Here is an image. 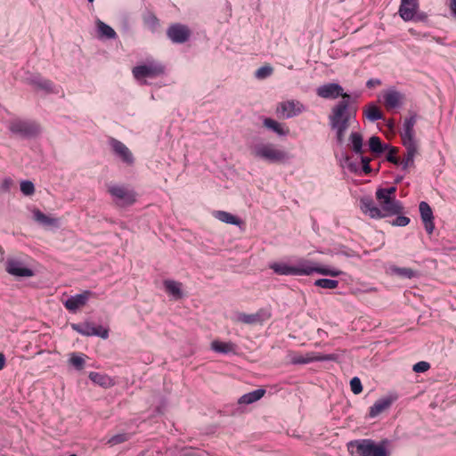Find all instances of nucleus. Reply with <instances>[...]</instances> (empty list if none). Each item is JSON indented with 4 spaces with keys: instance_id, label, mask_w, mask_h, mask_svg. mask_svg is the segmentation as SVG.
<instances>
[{
    "instance_id": "1",
    "label": "nucleus",
    "mask_w": 456,
    "mask_h": 456,
    "mask_svg": "<svg viewBox=\"0 0 456 456\" xmlns=\"http://www.w3.org/2000/svg\"><path fill=\"white\" fill-rule=\"evenodd\" d=\"M316 94L322 99H337L341 97L330 110L328 116L329 126L335 133L336 142L342 146L346 141V134L354 119L356 109L352 106V97L344 92L338 83H327L317 87Z\"/></svg>"
},
{
    "instance_id": "2",
    "label": "nucleus",
    "mask_w": 456,
    "mask_h": 456,
    "mask_svg": "<svg viewBox=\"0 0 456 456\" xmlns=\"http://www.w3.org/2000/svg\"><path fill=\"white\" fill-rule=\"evenodd\" d=\"M270 268L278 275L309 276L316 273L324 276L338 277L342 274L338 269L320 266L317 263L305 258H299L295 265L284 262H274L270 265Z\"/></svg>"
},
{
    "instance_id": "3",
    "label": "nucleus",
    "mask_w": 456,
    "mask_h": 456,
    "mask_svg": "<svg viewBox=\"0 0 456 456\" xmlns=\"http://www.w3.org/2000/svg\"><path fill=\"white\" fill-rule=\"evenodd\" d=\"M388 440L377 444L371 439H358L347 443V450L351 456H389Z\"/></svg>"
},
{
    "instance_id": "4",
    "label": "nucleus",
    "mask_w": 456,
    "mask_h": 456,
    "mask_svg": "<svg viewBox=\"0 0 456 456\" xmlns=\"http://www.w3.org/2000/svg\"><path fill=\"white\" fill-rule=\"evenodd\" d=\"M251 154L261 160L269 163H284L290 159L286 151L272 142H258L251 146Z\"/></svg>"
},
{
    "instance_id": "5",
    "label": "nucleus",
    "mask_w": 456,
    "mask_h": 456,
    "mask_svg": "<svg viewBox=\"0 0 456 456\" xmlns=\"http://www.w3.org/2000/svg\"><path fill=\"white\" fill-rule=\"evenodd\" d=\"M107 191L110 195L113 203L118 208H128L137 200V193L126 184L110 183Z\"/></svg>"
},
{
    "instance_id": "6",
    "label": "nucleus",
    "mask_w": 456,
    "mask_h": 456,
    "mask_svg": "<svg viewBox=\"0 0 456 456\" xmlns=\"http://www.w3.org/2000/svg\"><path fill=\"white\" fill-rule=\"evenodd\" d=\"M10 132L22 139H31L41 134L40 125L31 119L12 118L9 121Z\"/></svg>"
},
{
    "instance_id": "7",
    "label": "nucleus",
    "mask_w": 456,
    "mask_h": 456,
    "mask_svg": "<svg viewBox=\"0 0 456 456\" xmlns=\"http://www.w3.org/2000/svg\"><path fill=\"white\" fill-rule=\"evenodd\" d=\"M108 143L112 151V153L118 158L123 164L126 166H133L134 163V158L132 151L119 140L110 137Z\"/></svg>"
},
{
    "instance_id": "8",
    "label": "nucleus",
    "mask_w": 456,
    "mask_h": 456,
    "mask_svg": "<svg viewBox=\"0 0 456 456\" xmlns=\"http://www.w3.org/2000/svg\"><path fill=\"white\" fill-rule=\"evenodd\" d=\"M165 66L150 57L144 59V85L151 84L153 79H162L165 75Z\"/></svg>"
},
{
    "instance_id": "9",
    "label": "nucleus",
    "mask_w": 456,
    "mask_h": 456,
    "mask_svg": "<svg viewBox=\"0 0 456 456\" xmlns=\"http://www.w3.org/2000/svg\"><path fill=\"white\" fill-rule=\"evenodd\" d=\"M305 106L297 100H289L281 102L277 113L284 118H291L305 111Z\"/></svg>"
},
{
    "instance_id": "10",
    "label": "nucleus",
    "mask_w": 456,
    "mask_h": 456,
    "mask_svg": "<svg viewBox=\"0 0 456 456\" xmlns=\"http://www.w3.org/2000/svg\"><path fill=\"white\" fill-rule=\"evenodd\" d=\"M404 94L397 91L395 87H390L382 94V102L387 110L401 108L404 104Z\"/></svg>"
},
{
    "instance_id": "11",
    "label": "nucleus",
    "mask_w": 456,
    "mask_h": 456,
    "mask_svg": "<svg viewBox=\"0 0 456 456\" xmlns=\"http://www.w3.org/2000/svg\"><path fill=\"white\" fill-rule=\"evenodd\" d=\"M167 37L175 44H183L191 37V30L181 23L172 24L167 30Z\"/></svg>"
},
{
    "instance_id": "12",
    "label": "nucleus",
    "mask_w": 456,
    "mask_h": 456,
    "mask_svg": "<svg viewBox=\"0 0 456 456\" xmlns=\"http://www.w3.org/2000/svg\"><path fill=\"white\" fill-rule=\"evenodd\" d=\"M416 124V115L405 118L401 133L403 144H417L415 139L414 126Z\"/></svg>"
},
{
    "instance_id": "13",
    "label": "nucleus",
    "mask_w": 456,
    "mask_h": 456,
    "mask_svg": "<svg viewBox=\"0 0 456 456\" xmlns=\"http://www.w3.org/2000/svg\"><path fill=\"white\" fill-rule=\"evenodd\" d=\"M419 9V0H401L398 13L404 21L412 20Z\"/></svg>"
},
{
    "instance_id": "14",
    "label": "nucleus",
    "mask_w": 456,
    "mask_h": 456,
    "mask_svg": "<svg viewBox=\"0 0 456 456\" xmlns=\"http://www.w3.org/2000/svg\"><path fill=\"white\" fill-rule=\"evenodd\" d=\"M333 359L334 356L332 354H316L314 353H307L305 355H292L290 362L293 364H306L313 362L331 361Z\"/></svg>"
},
{
    "instance_id": "15",
    "label": "nucleus",
    "mask_w": 456,
    "mask_h": 456,
    "mask_svg": "<svg viewBox=\"0 0 456 456\" xmlns=\"http://www.w3.org/2000/svg\"><path fill=\"white\" fill-rule=\"evenodd\" d=\"M6 271L8 273L18 277H32L34 275V272L30 268L14 259H9L6 262Z\"/></svg>"
},
{
    "instance_id": "16",
    "label": "nucleus",
    "mask_w": 456,
    "mask_h": 456,
    "mask_svg": "<svg viewBox=\"0 0 456 456\" xmlns=\"http://www.w3.org/2000/svg\"><path fill=\"white\" fill-rule=\"evenodd\" d=\"M419 209L425 230L428 234H431L435 229L433 211L426 201L419 203Z\"/></svg>"
},
{
    "instance_id": "17",
    "label": "nucleus",
    "mask_w": 456,
    "mask_h": 456,
    "mask_svg": "<svg viewBox=\"0 0 456 456\" xmlns=\"http://www.w3.org/2000/svg\"><path fill=\"white\" fill-rule=\"evenodd\" d=\"M90 295L91 292L86 290L81 294L71 296L65 301L64 305L69 311L76 312L86 304Z\"/></svg>"
},
{
    "instance_id": "18",
    "label": "nucleus",
    "mask_w": 456,
    "mask_h": 456,
    "mask_svg": "<svg viewBox=\"0 0 456 456\" xmlns=\"http://www.w3.org/2000/svg\"><path fill=\"white\" fill-rule=\"evenodd\" d=\"M360 208L371 218H382L385 216L381 209L375 206L373 200L368 197L360 200Z\"/></svg>"
},
{
    "instance_id": "19",
    "label": "nucleus",
    "mask_w": 456,
    "mask_h": 456,
    "mask_svg": "<svg viewBox=\"0 0 456 456\" xmlns=\"http://www.w3.org/2000/svg\"><path fill=\"white\" fill-rule=\"evenodd\" d=\"M393 403V399L389 397H383L377 400L372 406L370 408L369 416L370 418H376L380 413L387 410Z\"/></svg>"
},
{
    "instance_id": "20",
    "label": "nucleus",
    "mask_w": 456,
    "mask_h": 456,
    "mask_svg": "<svg viewBox=\"0 0 456 456\" xmlns=\"http://www.w3.org/2000/svg\"><path fill=\"white\" fill-rule=\"evenodd\" d=\"M28 83L38 89L44 90L45 92H53V84L51 80L45 79L39 75H32L28 78Z\"/></svg>"
},
{
    "instance_id": "21",
    "label": "nucleus",
    "mask_w": 456,
    "mask_h": 456,
    "mask_svg": "<svg viewBox=\"0 0 456 456\" xmlns=\"http://www.w3.org/2000/svg\"><path fill=\"white\" fill-rule=\"evenodd\" d=\"M381 211L383 215L386 216H393L400 214L403 211V206L399 200L394 197L389 201H384V204L381 206Z\"/></svg>"
},
{
    "instance_id": "22",
    "label": "nucleus",
    "mask_w": 456,
    "mask_h": 456,
    "mask_svg": "<svg viewBox=\"0 0 456 456\" xmlns=\"http://www.w3.org/2000/svg\"><path fill=\"white\" fill-rule=\"evenodd\" d=\"M406 149V153L400 165L403 170H406L409 167H411L414 163V157L418 151V144H403Z\"/></svg>"
},
{
    "instance_id": "23",
    "label": "nucleus",
    "mask_w": 456,
    "mask_h": 456,
    "mask_svg": "<svg viewBox=\"0 0 456 456\" xmlns=\"http://www.w3.org/2000/svg\"><path fill=\"white\" fill-rule=\"evenodd\" d=\"M353 151L357 155H362L363 139L362 135L359 132H352L349 135V144Z\"/></svg>"
},
{
    "instance_id": "24",
    "label": "nucleus",
    "mask_w": 456,
    "mask_h": 456,
    "mask_svg": "<svg viewBox=\"0 0 456 456\" xmlns=\"http://www.w3.org/2000/svg\"><path fill=\"white\" fill-rule=\"evenodd\" d=\"M96 27L100 38L115 39L117 37L116 31L103 21L98 20L96 21Z\"/></svg>"
},
{
    "instance_id": "25",
    "label": "nucleus",
    "mask_w": 456,
    "mask_h": 456,
    "mask_svg": "<svg viewBox=\"0 0 456 456\" xmlns=\"http://www.w3.org/2000/svg\"><path fill=\"white\" fill-rule=\"evenodd\" d=\"M236 321L245 324L261 323L263 322L262 312H257L256 314H250L245 313H239L236 316Z\"/></svg>"
},
{
    "instance_id": "26",
    "label": "nucleus",
    "mask_w": 456,
    "mask_h": 456,
    "mask_svg": "<svg viewBox=\"0 0 456 456\" xmlns=\"http://www.w3.org/2000/svg\"><path fill=\"white\" fill-rule=\"evenodd\" d=\"M363 115L370 122H375L377 120L383 118V114H382L381 110L376 104H374L372 102L368 104L364 108Z\"/></svg>"
},
{
    "instance_id": "27",
    "label": "nucleus",
    "mask_w": 456,
    "mask_h": 456,
    "mask_svg": "<svg viewBox=\"0 0 456 456\" xmlns=\"http://www.w3.org/2000/svg\"><path fill=\"white\" fill-rule=\"evenodd\" d=\"M213 216L216 218L217 220L229 224H234V225H240V220L234 215L222 210H216L213 212Z\"/></svg>"
},
{
    "instance_id": "28",
    "label": "nucleus",
    "mask_w": 456,
    "mask_h": 456,
    "mask_svg": "<svg viewBox=\"0 0 456 456\" xmlns=\"http://www.w3.org/2000/svg\"><path fill=\"white\" fill-rule=\"evenodd\" d=\"M265 394V389H256L240 396L238 403L240 404H250L261 399Z\"/></svg>"
},
{
    "instance_id": "29",
    "label": "nucleus",
    "mask_w": 456,
    "mask_h": 456,
    "mask_svg": "<svg viewBox=\"0 0 456 456\" xmlns=\"http://www.w3.org/2000/svg\"><path fill=\"white\" fill-rule=\"evenodd\" d=\"M389 272L392 274L407 279H412L418 276L417 271H414L413 269L407 267H398L396 265H391L389 267Z\"/></svg>"
},
{
    "instance_id": "30",
    "label": "nucleus",
    "mask_w": 456,
    "mask_h": 456,
    "mask_svg": "<svg viewBox=\"0 0 456 456\" xmlns=\"http://www.w3.org/2000/svg\"><path fill=\"white\" fill-rule=\"evenodd\" d=\"M32 213L34 220L44 226H52L57 224V219L46 216L39 209H34Z\"/></svg>"
},
{
    "instance_id": "31",
    "label": "nucleus",
    "mask_w": 456,
    "mask_h": 456,
    "mask_svg": "<svg viewBox=\"0 0 456 456\" xmlns=\"http://www.w3.org/2000/svg\"><path fill=\"white\" fill-rule=\"evenodd\" d=\"M71 328L73 330L84 336H93V331L94 325L92 322H82V323H73L71 324Z\"/></svg>"
},
{
    "instance_id": "32",
    "label": "nucleus",
    "mask_w": 456,
    "mask_h": 456,
    "mask_svg": "<svg viewBox=\"0 0 456 456\" xmlns=\"http://www.w3.org/2000/svg\"><path fill=\"white\" fill-rule=\"evenodd\" d=\"M211 348L217 353L228 354L235 351V345L231 342L213 341Z\"/></svg>"
},
{
    "instance_id": "33",
    "label": "nucleus",
    "mask_w": 456,
    "mask_h": 456,
    "mask_svg": "<svg viewBox=\"0 0 456 456\" xmlns=\"http://www.w3.org/2000/svg\"><path fill=\"white\" fill-rule=\"evenodd\" d=\"M341 167L347 168L350 172L356 173L360 170V163L346 155L343 154L340 159Z\"/></svg>"
},
{
    "instance_id": "34",
    "label": "nucleus",
    "mask_w": 456,
    "mask_h": 456,
    "mask_svg": "<svg viewBox=\"0 0 456 456\" xmlns=\"http://www.w3.org/2000/svg\"><path fill=\"white\" fill-rule=\"evenodd\" d=\"M369 147L373 153H382L388 149V145L382 143L380 138L375 135L370 138Z\"/></svg>"
},
{
    "instance_id": "35",
    "label": "nucleus",
    "mask_w": 456,
    "mask_h": 456,
    "mask_svg": "<svg viewBox=\"0 0 456 456\" xmlns=\"http://www.w3.org/2000/svg\"><path fill=\"white\" fill-rule=\"evenodd\" d=\"M165 288L167 292L172 295L175 299L182 297L181 283L175 281H166Z\"/></svg>"
},
{
    "instance_id": "36",
    "label": "nucleus",
    "mask_w": 456,
    "mask_h": 456,
    "mask_svg": "<svg viewBox=\"0 0 456 456\" xmlns=\"http://www.w3.org/2000/svg\"><path fill=\"white\" fill-rule=\"evenodd\" d=\"M264 125L265 127L275 132L279 135H285L287 134V131L281 127V124L273 118H265Z\"/></svg>"
},
{
    "instance_id": "37",
    "label": "nucleus",
    "mask_w": 456,
    "mask_h": 456,
    "mask_svg": "<svg viewBox=\"0 0 456 456\" xmlns=\"http://www.w3.org/2000/svg\"><path fill=\"white\" fill-rule=\"evenodd\" d=\"M90 379L102 387H107L110 384V379L107 375H103L98 372H91L89 374Z\"/></svg>"
},
{
    "instance_id": "38",
    "label": "nucleus",
    "mask_w": 456,
    "mask_h": 456,
    "mask_svg": "<svg viewBox=\"0 0 456 456\" xmlns=\"http://www.w3.org/2000/svg\"><path fill=\"white\" fill-rule=\"evenodd\" d=\"M314 285L322 289H333L338 286V281L331 279H318L314 281Z\"/></svg>"
},
{
    "instance_id": "39",
    "label": "nucleus",
    "mask_w": 456,
    "mask_h": 456,
    "mask_svg": "<svg viewBox=\"0 0 456 456\" xmlns=\"http://www.w3.org/2000/svg\"><path fill=\"white\" fill-rule=\"evenodd\" d=\"M129 438V436L127 434H117L110 437L107 441V444L113 446L116 444H122L126 441H127Z\"/></svg>"
},
{
    "instance_id": "40",
    "label": "nucleus",
    "mask_w": 456,
    "mask_h": 456,
    "mask_svg": "<svg viewBox=\"0 0 456 456\" xmlns=\"http://www.w3.org/2000/svg\"><path fill=\"white\" fill-rule=\"evenodd\" d=\"M20 191L26 196H31L35 192L34 183L28 180H24L20 183Z\"/></svg>"
},
{
    "instance_id": "41",
    "label": "nucleus",
    "mask_w": 456,
    "mask_h": 456,
    "mask_svg": "<svg viewBox=\"0 0 456 456\" xmlns=\"http://www.w3.org/2000/svg\"><path fill=\"white\" fill-rule=\"evenodd\" d=\"M273 73V68L271 66H263L256 69V77L258 79H265L268 77H270Z\"/></svg>"
},
{
    "instance_id": "42",
    "label": "nucleus",
    "mask_w": 456,
    "mask_h": 456,
    "mask_svg": "<svg viewBox=\"0 0 456 456\" xmlns=\"http://www.w3.org/2000/svg\"><path fill=\"white\" fill-rule=\"evenodd\" d=\"M69 362L73 365L77 370H82L85 365V359L78 354H72Z\"/></svg>"
},
{
    "instance_id": "43",
    "label": "nucleus",
    "mask_w": 456,
    "mask_h": 456,
    "mask_svg": "<svg viewBox=\"0 0 456 456\" xmlns=\"http://www.w3.org/2000/svg\"><path fill=\"white\" fill-rule=\"evenodd\" d=\"M144 23H146L152 31H156L159 26L158 19L152 14L144 17Z\"/></svg>"
},
{
    "instance_id": "44",
    "label": "nucleus",
    "mask_w": 456,
    "mask_h": 456,
    "mask_svg": "<svg viewBox=\"0 0 456 456\" xmlns=\"http://www.w3.org/2000/svg\"><path fill=\"white\" fill-rule=\"evenodd\" d=\"M93 336L100 337L103 339L108 338L109 337V329L104 328L102 325L95 326L94 328Z\"/></svg>"
},
{
    "instance_id": "45",
    "label": "nucleus",
    "mask_w": 456,
    "mask_h": 456,
    "mask_svg": "<svg viewBox=\"0 0 456 456\" xmlns=\"http://www.w3.org/2000/svg\"><path fill=\"white\" fill-rule=\"evenodd\" d=\"M351 390L354 394L358 395L362 391V386L359 378L354 377L350 381Z\"/></svg>"
},
{
    "instance_id": "46",
    "label": "nucleus",
    "mask_w": 456,
    "mask_h": 456,
    "mask_svg": "<svg viewBox=\"0 0 456 456\" xmlns=\"http://www.w3.org/2000/svg\"><path fill=\"white\" fill-rule=\"evenodd\" d=\"M396 153H397V150L395 148H389V151L387 152V160L395 164V165H399L400 164V159L399 158L396 156Z\"/></svg>"
},
{
    "instance_id": "47",
    "label": "nucleus",
    "mask_w": 456,
    "mask_h": 456,
    "mask_svg": "<svg viewBox=\"0 0 456 456\" xmlns=\"http://www.w3.org/2000/svg\"><path fill=\"white\" fill-rule=\"evenodd\" d=\"M430 368V364L428 362H419L413 365V370L415 372L420 373L425 372Z\"/></svg>"
},
{
    "instance_id": "48",
    "label": "nucleus",
    "mask_w": 456,
    "mask_h": 456,
    "mask_svg": "<svg viewBox=\"0 0 456 456\" xmlns=\"http://www.w3.org/2000/svg\"><path fill=\"white\" fill-rule=\"evenodd\" d=\"M410 223V218L403 216H397L393 222L394 225L396 226H406Z\"/></svg>"
},
{
    "instance_id": "49",
    "label": "nucleus",
    "mask_w": 456,
    "mask_h": 456,
    "mask_svg": "<svg viewBox=\"0 0 456 456\" xmlns=\"http://www.w3.org/2000/svg\"><path fill=\"white\" fill-rule=\"evenodd\" d=\"M134 77L138 80L139 82L142 81V64H139L135 66L133 69Z\"/></svg>"
},
{
    "instance_id": "50",
    "label": "nucleus",
    "mask_w": 456,
    "mask_h": 456,
    "mask_svg": "<svg viewBox=\"0 0 456 456\" xmlns=\"http://www.w3.org/2000/svg\"><path fill=\"white\" fill-rule=\"evenodd\" d=\"M376 197H377V200H379V204H380V207L382 206V204H384V201H389L390 200H392L394 197H390L389 195H387V193H382L381 195L379 194V189L377 190L376 191Z\"/></svg>"
},
{
    "instance_id": "51",
    "label": "nucleus",
    "mask_w": 456,
    "mask_h": 456,
    "mask_svg": "<svg viewBox=\"0 0 456 456\" xmlns=\"http://www.w3.org/2000/svg\"><path fill=\"white\" fill-rule=\"evenodd\" d=\"M396 191V188L395 186H391L388 188H380L379 189V194L387 193L390 197H395V193Z\"/></svg>"
},
{
    "instance_id": "52",
    "label": "nucleus",
    "mask_w": 456,
    "mask_h": 456,
    "mask_svg": "<svg viewBox=\"0 0 456 456\" xmlns=\"http://www.w3.org/2000/svg\"><path fill=\"white\" fill-rule=\"evenodd\" d=\"M12 183L13 182L11 178H5L2 183L1 188L3 191H8L12 186Z\"/></svg>"
},
{
    "instance_id": "53",
    "label": "nucleus",
    "mask_w": 456,
    "mask_h": 456,
    "mask_svg": "<svg viewBox=\"0 0 456 456\" xmlns=\"http://www.w3.org/2000/svg\"><path fill=\"white\" fill-rule=\"evenodd\" d=\"M381 84V81L378 78H370L367 81L366 86L369 88L375 87L377 86H379Z\"/></svg>"
},
{
    "instance_id": "54",
    "label": "nucleus",
    "mask_w": 456,
    "mask_h": 456,
    "mask_svg": "<svg viewBox=\"0 0 456 456\" xmlns=\"http://www.w3.org/2000/svg\"><path fill=\"white\" fill-rule=\"evenodd\" d=\"M428 18V15L425 12H416L415 18L412 20L417 21H425Z\"/></svg>"
},
{
    "instance_id": "55",
    "label": "nucleus",
    "mask_w": 456,
    "mask_h": 456,
    "mask_svg": "<svg viewBox=\"0 0 456 456\" xmlns=\"http://www.w3.org/2000/svg\"><path fill=\"white\" fill-rule=\"evenodd\" d=\"M450 7L454 15H456V0H450Z\"/></svg>"
},
{
    "instance_id": "56",
    "label": "nucleus",
    "mask_w": 456,
    "mask_h": 456,
    "mask_svg": "<svg viewBox=\"0 0 456 456\" xmlns=\"http://www.w3.org/2000/svg\"><path fill=\"white\" fill-rule=\"evenodd\" d=\"M5 364V356L4 354L0 353V370H2L4 367Z\"/></svg>"
},
{
    "instance_id": "57",
    "label": "nucleus",
    "mask_w": 456,
    "mask_h": 456,
    "mask_svg": "<svg viewBox=\"0 0 456 456\" xmlns=\"http://www.w3.org/2000/svg\"><path fill=\"white\" fill-rule=\"evenodd\" d=\"M362 166V169L363 170V172L365 174H368L370 172V164H366V165H361Z\"/></svg>"
},
{
    "instance_id": "58",
    "label": "nucleus",
    "mask_w": 456,
    "mask_h": 456,
    "mask_svg": "<svg viewBox=\"0 0 456 456\" xmlns=\"http://www.w3.org/2000/svg\"><path fill=\"white\" fill-rule=\"evenodd\" d=\"M370 163V159L367 158V157H361V163H360V166L361 165H366V164H369Z\"/></svg>"
},
{
    "instance_id": "59",
    "label": "nucleus",
    "mask_w": 456,
    "mask_h": 456,
    "mask_svg": "<svg viewBox=\"0 0 456 456\" xmlns=\"http://www.w3.org/2000/svg\"><path fill=\"white\" fill-rule=\"evenodd\" d=\"M184 456H201V454L200 452H191V453L186 454Z\"/></svg>"
},
{
    "instance_id": "60",
    "label": "nucleus",
    "mask_w": 456,
    "mask_h": 456,
    "mask_svg": "<svg viewBox=\"0 0 456 456\" xmlns=\"http://www.w3.org/2000/svg\"><path fill=\"white\" fill-rule=\"evenodd\" d=\"M409 32L413 35V36H416L417 35V32L413 29V28H410L409 29Z\"/></svg>"
},
{
    "instance_id": "61",
    "label": "nucleus",
    "mask_w": 456,
    "mask_h": 456,
    "mask_svg": "<svg viewBox=\"0 0 456 456\" xmlns=\"http://www.w3.org/2000/svg\"><path fill=\"white\" fill-rule=\"evenodd\" d=\"M388 126H389L390 128H393L394 125H393V122H392V121L388 123Z\"/></svg>"
},
{
    "instance_id": "62",
    "label": "nucleus",
    "mask_w": 456,
    "mask_h": 456,
    "mask_svg": "<svg viewBox=\"0 0 456 456\" xmlns=\"http://www.w3.org/2000/svg\"><path fill=\"white\" fill-rule=\"evenodd\" d=\"M94 0H88L89 3H93Z\"/></svg>"
},
{
    "instance_id": "63",
    "label": "nucleus",
    "mask_w": 456,
    "mask_h": 456,
    "mask_svg": "<svg viewBox=\"0 0 456 456\" xmlns=\"http://www.w3.org/2000/svg\"><path fill=\"white\" fill-rule=\"evenodd\" d=\"M69 456H77V455H76V454H70V455H69Z\"/></svg>"
}]
</instances>
